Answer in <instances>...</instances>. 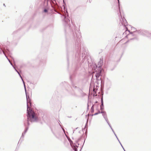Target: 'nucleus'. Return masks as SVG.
I'll return each instance as SVG.
<instances>
[{"label":"nucleus","mask_w":151,"mask_h":151,"mask_svg":"<svg viewBox=\"0 0 151 151\" xmlns=\"http://www.w3.org/2000/svg\"><path fill=\"white\" fill-rule=\"evenodd\" d=\"M120 21L121 24L124 26H126L127 25V23L126 20L124 18H121L120 19Z\"/></svg>","instance_id":"5"},{"label":"nucleus","mask_w":151,"mask_h":151,"mask_svg":"<svg viewBox=\"0 0 151 151\" xmlns=\"http://www.w3.org/2000/svg\"><path fill=\"white\" fill-rule=\"evenodd\" d=\"M101 104H103V100L102 99H101Z\"/></svg>","instance_id":"13"},{"label":"nucleus","mask_w":151,"mask_h":151,"mask_svg":"<svg viewBox=\"0 0 151 151\" xmlns=\"http://www.w3.org/2000/svg\"><path fill=\"white\" fill-rule=\"evenodd\" d=\"M17 73L19 75L20 77L22 79V80L23 83L24 87L25 88L26 93V97H27V124L28 125H29V122L30 121H31V122L32 121V119H35V113L31 109L29 108V107L28 106V104L29 103L31 105V103L30 102V100L29 99V96H27L26 94V88L24 84V82L23 81V80L20 75V74L19 73V72L18 71Z\"/></svg>","instance_id":"1"},{"label":"nucleus","mask_w":151,"mask_h":151,"mask_svg":"<svg viewBox=\"0 0 151 151\" xmlns=\"http://www.w3.org/2000/svg\"><path fill=\"white\" fill-rule=\"evenodd\" d=\"M44 12H47V10L46 9H45L44 10Z\"/></svg>","instance_id":"12"},{"label":"nucleus","mask_w":151,"mask_h":151,"mask_svg":"<svg viewBox=\"0 0 151 151\" xmlns=\"http://www.w3.org/2000/svg\"><path fill=\"white\" fill-rule=\"evenodd\" d=\"M14 68L15 69V70L17 72L18 71L16 69L15 67H14Z\"/></svg>","instance_id":"16"},{"label":"nucleus","mask_w":151,"mask_h":151,"mask_svg":"<svg viewBox=\"0 0 151 151\" xmlns=\"http://www.w3.org/2000/svg\"><path fill=\"white\" fill-rule=\"evenodd\" d=\"M4 6H5V4H4Z\"/></svg>","instance_id":"20"},{"label":"nucleus","mask_w":151,"mask_h":151,"mask_svg":"<svg viewBox=\"0 0 151 151\" xmlns=\"http://www.w3.org/2000/svg\"><path fill=\"white\" fill-rule=\"evenodd\" d=\"M118 140L119 141V142H120V144L122 146V147H123V149L124 150V151H125V150H124V148L122 146V145L121 144V143H120V142H119V139H118Z\"/></svg>","instance_id":"11"},{"label":"nucleus","mask_w":151,"mask_h":151,"mask_svg":"<svg viewBox=\"0 0 151 151\" xmlns=\"http://www.w3.org/2000/svg\"><path fill=\"white\" fill-rule=\"evenodd\" d=\"M68 140L70 143V145L73 150L75 151H77V148H78L79 145V144H78L77 142L73 144L72 143V142L71 140L70 139H68Z\"/></svg>","instance_id":"3"},{"label":"nucleus","mask_w":151,"mask_h":151,"mask_svg":"<svg viewBox=\"0 0 151 151\" xmlns=\"http://www.w3.org/2000/svg\"><path fill=\"white\" fill-rule=\"evenodd\" d=\"M2 52H3V53L4 54V51L3 50H2Z\"/></svg>","instance_id":"17"},{"label":"nucleus","mask_w":151,"mask_h":151,"mask_svg":"<svg viewBox=\"0 0 151 151\" xmlns=\"http://www.w3.org/2000/svg\"><path fill=\"white\" fill-rule=\"evenodd\" d=\"M100 111H99V112H98V113H95L94 114V115H97L99 113H100Z\"/></svg>","instance_id":"9"},{"label":"nucleus","mask_w":151,"mask_h":151,"mask_svg":"<svg viewBox=\"0 0 151 151\" xmlns=\"http://www.w3.org/2000/svg\"><path fill=\"white\" fill-rule=\"evenodd\" d=\"M101 113L102 114V115L103 116H104V118L105 119L106 121L107 122V123L108 124H109V127H110V128H111V129H112V131L114 133V134L116 136V137L117 138V139H118V138H117V137L116 136V134H115L114 130H113V129H112L110 124H109V121L108 120V119L107 117V116H106V112H101Z\"/></svg>","instance_id":"4"},{"label":"nucleus","mask_w":151,"mask_h":151,"mask_svg":"<svg viewBox=\"0 0 151 151\" xmlns=\"http://www.w3.org/2000/svg\"><path fill=\"white\" fill-rule=\"evenodd\" d=\"M103 60L101 59L100 60V65L99 66L98 69H97V70H96L95 72H93V73L92 78L94 77L95 76L96 79L98 81H100L101 78L100 77V76L101 72V65L103 63Z\"/></svg>","instance_id":"2"},{"label":"nucleus","mask_w":151,"mask_h":151,"mask_svg":"<svg viewBox=\"0 0 151 151\" xmlns=\"http://www.w3.org/2000/svg\"><path fill=\"white\" fill-rule=\"evenodd\" d=\"M27 129H28V128H27L26 130H25L24 133H23L22 134V136H24V135L25 134V133L26 132H27Z\"/></svg>","instance_id":"6"},{"label":"nucleus","mask_w":151,"mask_h":151,"mask_svg":"<svg viewBox=\"0 0 151 151\" xmlns=\"http://www.w3.org/2000/svg\"><path fill=\"white\" fill-rule=\"evenodd\" d=\"M102 106L101 107V110L102 109H103V107H104L103 106V104H101Z\"/></svg>","instance_id":"7"},{"label":"nucleus","mask_w":151,"mask_h":151,"mask_svg":"<svg viewBox=\"0 0 151 151\" xmlns=\"http://www.w3.org/2000/svg\"><path fill=\"white\" fill-rule=\"evenodd\" d=\"M24 125H25V126H26V124H24Z\"/></svg>","instance_id":"18"},{"label":"nucleus","mask_w":151,"mask_h":151,"mask_svg":"<svg viewBox=\"0 0 151 151\" xmlns=\"http://www.w3.org/2000/svg\"><path fill=\"white\" fill-rule=\"evenodd\" d=\"M91 109H92V111H94V107H93V106L92 107H91Z\"/></svg>","instance_id":"8"},{"label":"nucleus","mask_w":151,"mask_h":151,"mask_svg":"<svg viewBox=\"0 0 151 151\" xmlns=\"http://www.w3.org/2000/svg\"><path fill=\"white\" fill-rule=\"evenodd\" d=\"M14 68L15 69V70L17 72L18 71L16 69L15 67H14Z\"/></svg>","instance_id":"15"},{"label":"nucleus","mask_w":151,"mask_h":151,"mask_svg":"<svg viewBox=\"0 0 151 151\" xmlns=\"http://www.w3.org/2000/svg\"><path fill=\"white\" fill-rule=\"evenodd\" d=\"M126 29H127V30H126V32H127V31H128L129 32V30H128V29H127V28H126Z\"/></svg>","instance_id":"14"},{"label":"nucleus","mask_w":151,"mask_h":151,"mask_svg":"<svg viewBox=\"0 0 151 151\" xmlns=\"http://www.w3.org/2000/svg\"><path fill=\"white\" fill-rule=\"evenodd\" d=\"M6 57L7 58V56H6Z\"/></svg>","instance_id":"21"},{"label":"nucleus","mask_w":151,"mask_h":151,"mask_svg":"<svg viewBox=\"0 0 151 151\" xmlns=\"http://www.w3.org/2000/svg\"><path fill=\"white\" fill-rule=\"evenodd\" d=\"M8 59V60H9V62H10V64H11V65H12V66L14 67V66H13V65H12V63H11L10 60L9 59Z\"/></svg>","instance_id":"10"},{"label":"nucleus","mask_w":151,"mask_h":151,"mask_svg":"<svg viewBox=\"0 0 151 151\" xmlns=\"http://www.w3.org/2000/svg\"><path fill=\"white\" fill-rule=\"evenodd\" d=\"M118 0V2L119 3V0Z\"/></svg>","instance_id":"19"}]
</instances>
